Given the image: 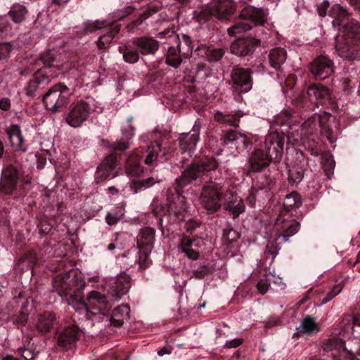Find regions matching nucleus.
<instances>
[{
	"label": "nucleus",
	"mask_w": 360,
	"mask_h": 360,
	"mask_svg": "<svg viewBox=\"0 0 360 360\" xmlns=\"http://www.w3.org/2000/svg\"><path fill=\"white\" fill-rule=\"evenodd\" d=\"M236 5L232 0H218L211 7V14L219 19H228L236 11Z\"/></svg>",
	"instance_id": "a211bd4d"
},
{
	"label": "nucleus",
	"mask_w": 360,
	"mask_h": 360,
	"mask_svg": "<svg viewBox=\"0 0 360 360\" xmlns=\"http://www.w3.org/2000/svg\"><path fill=\"white\" fill-rule=\"evenodd\" d=\"M19 176L20 173L16 167L12 165L6 167L2 171L0 192L6 195L12 194L17 188Z\"/></svg>",
	"instance_id": "9b49d317"
},
{
	"label": "nucleus",
	"mask_w": 360,
	"mask_h": 360,
	"mask_svg": "<svg viewBox=\"0 0 360 360\" xmlns=\"http://www.w3.org/2000/svg\"><path fill=\"white\" fill-rule=\"evenodd\" d=\"M252 74L250 68L234 67L231 73L233 87L240 93L249 91L252 86Z\"/></svg>",
	"instance_id": "9d476101"
},
{
	"label": "nucleus",
	"mask_w": 360,
	"mask_h": 360,
	"mask_svg": "<svg viewBox=\"0 0 360 360\" xmlns=\"http://www.w3.org/2000/svg\"><path fill=\"white\" fill-rule=\"evenodd\" d=\"M285 143L283 130H277L268 134L264 141V149L274 160H280L283 155L284 144Z\"/></svg>",
	"instance_id": "0eeeda50"
},
{
	"label": "nucleus",
	"mask_w": 360,
	"mask_h": 360,
	"mask_svg": "<svg viewBox=\"0 0 360 360\" xmlns=\"http://www.w3.org/2000/svg\"><path fill=\"white\" fill-rule=\"evenodd\" d=\"M117 155L115 153L110 154L105 158L97 168L96 173L97 181H103L116 176L114 169L117 165Z\"/></svg>",
	"instance_id": "4468645a"
},
{
	"label": "nucleus",
	"mask_w": 360,
	"mask_h": 360,
	"mask_svg": "<svg viewBox=\"0 0 360 360\" xmlns=\"http://www.w3.org/2000/svg\"><path fill=\"white\" fill-rule=\"evenodd\" d=\"M259 44L260 40L254 37L239 38L231 43L230 51L232 54L244 57L252 54Z\"/></svg>",
	"instance_id": "f8f14e48"
},
{
	"label": "nucleus",
	"mask_w": 360,
	"mask_h": 360,
	"mask_svg": "<svg viewBox=\"0 0 360 360\" xmlns=\"http://www.w3.org/2000/svg\"><path fill=\"white\" fill-rule=\"evenodd\" d=\"M272 184L271 179L266 175H262L257 179V185L260 189H270Z\"/></svg>",
	"instance_id": "4d7b16f0"
},
{
	"label": "nucleus",
	"mask_w": 360,
	"mask_h": 360,
	"mask_svg": "<svg viewBox=\"0 0 360 360\" xmlns=\"http://www.w3.org/2000/svg\"><path fill=\"white\" fill-rule=\"evenodd\" d=\"M178 40V44L176 46H171L168 48L166 56H165V63L167 65L173 67L174 68H177L180 66L182 63V59L181 57V48H180V42L179 38L176 37Z\"/></svg>",
	"instance_id": "7c9ffc66"
},
{
	"label": "nucleus",
	"mask_w": 360,
	"mask_h": 360,
	"mask_svg": "<svg viewBox=\"0 0 360 360\" xmlns=\"http://www.w3.org/2000/svg\"><path fill=\"white\" fill-rule=\"evenodd\" d=\"M217 167L218 163L214 158L206 159L203 160L200 165H199V167L202 172V175L207 172L215 169Z\"/></svg>",
	"instance_id": "5fc2aeb1"
},
{
	"label": "nucleus",
	"mask_w": 360,
	"mask_h": 360,
	"mask_svg": "<svg viewBox=\"0 0 360 360\" xmlns=\"http://www.w3.org/2000/svg\"><path fill=\"white\" fill-rule=\"evenodd\" d=\"M202 176L198 164H192L182 172L181 176L176 179V191L180 194L184 187Z\"/></svg>",
	"instance_id": "dca6fc26"
},
{
	"label": "nucleus",
	"mask_w": 360,
	"mask_h": 360,
	"mask_svg": "<svg viewBox=\"0 0 360 360\" xmlns=\"http://www.w3.org/2000/svg\"><path fill=\"white\" fill-rule=\"evenodd\" d=\"M120 25H113L110 27V31L106 34L101 36L98 40V47L105 49L106 44H109L112 42L114 37L120 32Z\"/></svg>",
	"instance_id": "a19ab883"
},
{
	"label": "nucleus",
	"mask_w": 360,
	"mask_h": 360,
	"mask_svg": "<svg viewBox=\"0 0 360 360\" xmlns=\"http://www.w3.org/2000/svg\"><path fill=\"white\" fill-rule=\"evenodd\" d=\"M123 215L124 213L121 209L112 210L107 214L105 221L110 226L115 225L122 218Z\"/></svg>",
	"instance_id": "8fccbe9b"
},
{
	"label": "nucleus",
	"mask_w": 360,
	"mask_h": 360,
	"mask_svg": "<svg viewBox=\"0 0 360 360\" xmlns=\"http://www.w3.org/2000/svg\"><path fill=\"white\" fill-rule=\"evenodd\" d=\"M41 60L48 68L56 69L53 75H56L60 70V65L56 60L54 53L50 51L44 53L41 56Z\"/></svg>",
	"instance_id": "79ce46f5"
},
{
	"label": "nucleus",
	"mask_w": 360,
	"mask_h": 360,
	"mask_svg": "<svg viewBox=\"0 0 360 360\" xmlns=\"http://www.w3.org/2000/svg\"><path fill=\"white\" fill-rule=\"evenodd\" d=\"M53 290L64 297L79 314H106L112 303L106 296L98 291H91L87 296V302L83 300L84 283L72 269L56 276L53 281Z\"/></svg>",
	"instance_id": "f257e3e1"
},
{
	"label": "nucleus",
	"mask_w": 360,
	"mask_h": 360,
	"mask_svg": "<svg viewBox=\"0 0 360 360\" xmlns=\"http://www.w3.org/2000/svg\"><path fill=\"white\" fill-rule=\"evenodd\" d=\"M273 160L264 149H255L249 159L250 169L252 172H259L269 166Z\"/></svg>",
	"instance_id": "6ab92c4d"
},
{
	"label": "nucleus",
	"mask_w": 360,
	"mask_h": 360,
	"mask_svg": "<svg viewBox=\"0 0 360 360\" xmlns=\"http://www.w3.org/2000/svg\"><path fill=\"white\" fill-rule=\"evenodd\" d=\"M160 179H155L154 177H150L141 181H134L130 187L134 193H136L139 191L149 188L154 185L157 182H160Z\"/></svg>",
	"instance_id": "37998d69"
},
{
	"label": "nucleus",
	"mask_w": 360,
	"mask_h": 360,
	"mask_svg": "<svg viewBox=\"0 0 360 360\" xmlns=\"http://www.w3.org/2000/svg\"><path fill=\"white\" fill-rule=\"evenodd\" d=\"M40 82H41L39 79L37 77H35L33 79H31L25 87V94L30 97L35 96Z\"/></svg>",
	"instance_id": "603ef678"
},
{
	"label": "nucleus",
	"mask_w": 360,
	"mask_h": 360,
	"mask_svg": "<svg viewBox=\"0 0 360 360\" xmlns=\"http://www.w3.org/2000/svg\"><path fill=\"white\" fill-rule=\"evenodd\" d=\"M155 230L149 227L141 229L137 238L139 249L145 248L146 250H152L155 240Z\"/></svg>",
	"instance_id": "c756f323"
},
{
	"label": "nucleus",
	"mask_w": 360,
	"mask_h": 360,
	"mask_svg": "<svg viewBox=\"0 0 360 360\" xmlns=\"http://www.w3.org/2000/svg\"><path fill=\"white\" fill-rule=\"evenodd\" d=\"M298 330L300 333L311 335L313 333H318L319 330V328L317 323H316L314 319L310 316H307L302 320Z\"/></svg>",
	"instance_id": "4c0bfd02"
},
{
	"label": "nucleus",
	"mask_w": 360,
	"mask_h": 360,
	"mask_svg": "<svg viewBox=\"0 0 360 360\" xmlns=\"http://www.w3.org/2000/svg\"><path fill=\"white\" fill-rule=\"evenodd\" d=\"M252 29V25L245 21H239L235 22L228 29V34L230 36H236V34H243Z\"/></svg>",
	"instance_id": "a18cd8bd"
},
{
	"label": "nucleus",
	"mask_w": 360,
	"mask_h": 360,
	"mask_svg": "<svg viewBox=\"0 0 360 360\" xmlns=\"http://www.w3.org/2000/svg\"><path fill=\"white\" fill-rule=\"evenodd\" d=\"M300 229V224L293 219L281 216L275 221L274 230L277 240L283 242L288 240L289 238L294 236Z\"/></svg>",
	"instance_id": "1a4fd4ad"
},
{
	"label": "nucleus",
	"mask_w": 360,
	"mask_h": 360,
	"mask_svg": "<svg viewBox=\"0 0 360 360\" xmlns=\"http://www.w3.org/2000/svg\"><path fill=\"white\" fill-rule=\"evenodd\" d=\"M223 201L224 210L232 214L233 218L238 217L245 212V206L243 200L232 191H226Z\"/></svg>",
	"instance_id": "2eb2a0df"
},
{
	"label": "nucleus",
	"mask_w": 360,
	"mask_h": 360,
	"mask_svg": "<svg viewBox=\"0 0 360 360\" xmlns=\"http://www.w3.org/2000/svg\"><path fill=\"white\" fill-rule=\"evenodd\" d=\"M240 238V234L231 228L224 230L222 240L226 243H231L236 241Z\"/></svg>",
	"instance_id": "864d4df0"
},
{
	"label": "nucleus",
	"mask_w": 360,
	"mask_h": 360,
	"mask_svg": "<svg viewBox=\"0 0 360 360\" xmlns=\"http://www.w3.org/2000/svg\"><path fill=\"white\" fill-rule=\"evenodd\" d=\"M196 246L195 240L185 237L181 240V249L186 255L191 259L195 260L199 257V251L195 247Z\"/></svg>",
	"instance_id": "c9c22d12"
},
{
	"label": "nucleus",
	"mask_w": 360,
	"mask_h": 360,
	"mask_svg": "<svg viewBox=\"0 0 360 360\" xmlns=\"http://www.w3.org/2000/svg\"><path fill=\"white\" fill-rule=\"evenodd\" d=\"M8 139L13 146L21 147L23 143V138L21 135L18 126L13 125L10 131H8Z\"/></svg>",
	"instance_id": "de8ad7c7"
},
{
	"label": "nucleus",
	"mask_w": 360,
	"mask_h": 360,
	"mask_svg": "<svg viewBox=\"0 0 360 360\" xmlns=\"http://www.w3.org/2000/svg\"><path fill=\"white\" fill-rule=\"evenodd\" d=\"M155 140L154 143L148 146L147 155L145 159L146 165H155L158 161L163 160L169 151L168 143L166 141L169 139V132H163L158 129L155 130Z\"/></svg>",
	"instance_id": "39448f33"
},
{
	"label": "nucleus",
	"mask_w": 360,
	"mask_h": 360,
	"mask_svg": "<svg viewBox=\"0 0 360 360\" xmlns=\"http://www.w3.org/2000/svg\"><path fill=\"white\" fill-rule=\"evenodd\" d=\"M296 160L299 161L298 165H294L289 169L288 181L291 184H296L302 181L304 176L307 160L304 158L303 153L301 150L296 151Z\"/></svg>",
	"instance_id": "5701e85b"
},
{
	"label": "nucleus",
	"mask_w": 360,
	"mask_h": 360,
	"mask_svg": "<svg viewBox=\"0 0 360 360\" xmlns=\"http://www.w3.org/2000/svg\"><path fill=\"white\" fill-rule=\"evenodd\" d=\"M221 140L224 144H228L233 141H236L237 143L240 141L243 144L245 148H247L249 146V141L247 139L241 134H238V133L233 130L225 131Z\"/></svg>",
	"instance_id": "e433bc0d"
},
{
	"label": "nucleus",
	"mask_w": 360,
	"mask_h": 360,
	"mask_svg": "<svg viewBox=\"0 0 360 360\" xmlns=\"http://www.w3.org/2000/svg\"><path fill=\"white\" fill-rule=\"evenodd\" d=\"M12 49L13 46L10 43H0V60L8 58Z\"/></svg>",
	"instance_id": "052dcab7"
},
{
	"label": "nucleus",
	"mask_w": 360,
	"mask_h": 360,
	"mask_svg": "<svg viewBox=\"0 0 360 360\" xmlns=\"http://www.w3.org/2000/svg\"><path fill=\"white\" fill-rule=\"evenodd\" d=\"M266 13L261 8H256L252 6H246L240 11V17L243 19H249L259 24L264 22Z\"/></svg>",
	"instance_id": "c85d7f7f"
},
{
	"label": "nucleus",
	"mask_w": 360,
	"mask_h": 360,
	"mask_svg": "<svg viewBox=\"0 0 360 360\" xmlns=\"http://www.w3.org/2000/svg\"><path fill=\"white\" fill-rule=\"evenodd\" d=\"M56 323V314L52 312H45L38 316L36 328L40 333H49Z\"/></svg>",
	"instance_id": "bb28decb"
},
{
	"label": "nucleus",
	"mask_w": 360,
	"mask_h": 360,
	"mask_svg": "<svg viewBox=\"0 0 360 360\" xmlns=\"http://www.w3.org/2000/svg\"><path fill=\"white\" fill-rule=\"evenodd\" d=\"M129 311L130 309L128 305L117 307L112 311L110 319V323L116 327L122 326L124 321L128 319Z\"/></svg>",
	"instance_id": "2f4dec72"
},
{
	"label": "nucleus",
	"mask_w": 360,
	"mask_h": 360,
	"mask_svg": "<svg viewBox=\"0 0 360 360\" xmlns=\"http://www.w3.org/2000/svg\"><path fill=\"white\" fill-rule=\"evenodd\" d=\"M79 331L75 325L65 328L57 337V345L62 348H68L77 340Z\"/></svg>",
	"instance_id": "4be33fe9"
},
{
	"label": "nucleus",
	"mask_w": 360,
	"mask_h": 360,
	"mask_svg": "<svg viewBox=\"0 0 360 360\" xmlns=\"http://www.w3.org/2000/svg\"><path fill=\"white\" fill-rule=\"evenodd\" d=\"M129 147V143L127 141H116L114 144H113V148L115 150H126L127 148H128Z\"/></svg>",
	"instance_id": "774afa93"
},
{
	"label": "nucleus",
	"mask_w": 360,
	"mask_h": 360,
	"mask_svg": "<svg viewBox=\"0 0 360 360\" xmlns=\"http://www.w3.org/2000/svg\"><path fill=\"white\" fill-rule=\"evenodd\" d=\"M196 51L199 52V55L205 58L209 62H217L224 55L225 51L222 48L209 47L204 44L198 46Z\"/></svg>",
	"instance_id": "cd10ccee"
},
{
	"label": "nucleus",
	"mask_w": 360,
	"mask_h": 360,
	"mask_svg": "<svg viewBox=\"0 0 360 360\" xmlns=\"http://www.w3.org/2000/svg\"><path fill=\"white\" fill-rule=\"evenodd\" d=\"M151 250H146V249H139V263L141 267H146L148 266V255Z\"/></svg>",
	"instance_id": "e2e57ef3"
},
{
	"label": "nucleus",
	"mask_w": 360,
	"mask_h": 360,
	"mask_svg": "<svg viewBox=\"0 0 360 360\" xmlns=\"http://www.w3.org/2000/svg\"><path fill=\"white\" fill-rule=\"evenodd\" d=\"M131 288V278L125 273L118 275L111 284L110 293L115 300H119L126 295Z\"/></svg>",
	"instance_id": "f3484780"
},
{
	"label": "nucleus",
	"mask_w": 360,
	"mask_h": 360,
	"mask_svg": "<svg viewBox=\"0 0 360 360\" xmlns=\"http://www.w3.org/2000/svg\"><path fill=\"white\" fill-rule=\"evenodd\" d=\"M0 32L6 34H11V25L6 15H0Z\"/></svg>",
	"instance_id": "bf43d9fd"
},
{
	"label": "nucleus",
	"mask_w": 360,
	"mask_h": 360,
	"mask_svg": "<svg viewBox=\"0 0 360 360\" xmlns=\"http://www.w3.org/2000/svg\"><path fill=\"white\" fill-rule=\"evenodd\" d=\"M158 11V8H155V7L148 8L146 11L143 12L139 18L131 22L130 26H131L132 27H137V26L140 25L144 20L147 19L149 16L157 13Z\"/></svg>",
	"instance_id": "6e6d98bb"
},
{
	"label": "nucleus",
	"mask_w": 360,
	"mask_h": 360,
	"mask_svg": "<svg viewBox=\"0 0 360 360\" xmlns=\"http://www.w3.org/2000/svg\"><path fill=\"white\" fill-rule=\"evenodd\" d=\"M28 304H29V302L27 301H26L22 304L21 311L14 321V323L16 324L18 326V327H19L20 326H24L28 320V315H29V309H27Z\"/></svg>",
	"instance_id": "3c124183"
},
{
	"label": "nucleus",
	"mask_w": 360,
	"mask_h": 360,
	"mask_svg": "<svg viewBox=\"0 0 360 360\" xmlns=\"http://www.w3.org/2000/svg\"><path fill=\"white\" fill-rule=\"evenodd\" d=\"M307 94L311 100L325 98L328 96V90L321 84H312L307 91Z\"/></svg>",
	"instance_id": "ea45409f"
},
{
	"label": "nucleus",
	"mask_w": 360,
	"mask_h": 360,
	"mask_svg": "<svg viewBox=\"0 0 360 360\" xmlns=\"http://www.w3.org/2000/svg\"><path fill=\"white\" fill-rule=\"evenodd\" d=\"M341 290L342 288L340 285L334 287L333 289L323 298L322 304H326L331 300L333 297L338 295L341 292Z\"/></svg>",
	"instance_id": "0e129e2a"
},
{
	"label": "nucleus",
	"mask_w": 360,
	"mask_h": 360,
	"mask_svg": "<svg viewBox=\"0 0 360 360\" xmlns=\"http://www.w3.org/2000/svg\"><path fill=\"white\" fill-rule=\"evenodd\" d=\"M301 203V196L296 192L288 194L283 201V205L287 210L298 207Z\"/></svg>",
	"instance_id": "49530a36"
},
{
	"label": "nucleus",
	"mask_w": 360,
	"mask_h": 360,
	"mask_svg": "<svg viewBox=\"0 0 360 360\" xmlns=\"http://www.w3.org/2000/svg\"><path fill=\"white\" fill-rule=\"evenodd\" d=\"M123 58L129 63H135L139 59V51L127 50L123 53Z\"/></svg>",
	"instance_id": "13d9d810"
},
{
	"label": "nucleus",
	"mask_w": 360,
	"mask_h": 360,
	"mask_svg": "<svg viewBox=\"0 0 360 360\" xmlns=\"http://www.w3.org/2000/svg\"><path fill=\"white\" fill-rule=\"evenodd\" d=\"M333 70V62L325 56H318L310 65L311 72L318 79H325Z\"/></svg>",
	"instance_id": "ddd939ff"
},
{
	"label": "nucleus",
	"mask_w": 360,
	"mask_h": 360,
	"mask_svg": "<svg viewBox=\"0 0 360 360\" xmlns=\"http://www.w3.org/2000/svg\"><path fill=\"white\" fill-rule=\"evenodd\" d=\"M287 59V51L284 48L276 47L269 51L268 63L271 68L279 70Z\"/></svg>",
	"instance_id": "393cba45"
},
{
	"label": "nucleus",
	"mask_w": 360,
	"mask_h": 360,
	"mask_svg": "<svg viewBox=\"0 0 360 360\" xmlns=\"http://www.w3.org/2000/svg\"><path fill=\"white\" fill-rule=\"evenodd\" d=\"M72 95V91L70 88L62 84H58L45 94L42 101L46 110L56 112L69 103Z\"/></svg>",
	"instance_id": "7ed1b4c3"
},
{
	"label": "nucleus",
	"mask_w": 360,
	"mask_h": 360,
	"mask_svg": "<svg viewBox=\"0 0 360 360\" xmlns=\"http://www.w3.org/2000/svg\"><path fill=\"white\" fill-rule=\"evenodd\" d=\"M359 324V319L354 315H346L340 323V327L343 332L347 333H352L354 327Z\"/></svg>",
	"instance_id": "c03bdc74"
},
{
	"label": "nucleus",
	"mask_w": 360,
	"mask_h": 360,
	"mask_svg": "<svg viewBox=\"0 0 360 360\" xmlns=\"http://www.w3.org/2000/svg\"><path fill=\"white\" fill-rule=\"evenodd\" d=\"M143 155L142 149L136 150L127 160L126 172L128 175L138 176L143 172L141 165V158Z\"/></svg>",
	"instance_id": "b1692460"
},
{
	"label": "nucleus",
	"mask_w": 360,
	"mask_h": 360,
	"mask_svg": "<svg viewBox=\"0 0 360 360\" xmlns=\"http://www.w3.org/2000/svg\"><path fill=\"white\" fill-rule=\"evenodd\" d=\"M321 347L324 354L331 352L333 360H359L352 352L345 349V342L340 339L326 340Z\"/></svg>",
	"instance_id": "6e6552de"
},
{
	"label": "nucleus",
	"mask_w": 360,
	"mask_h": 360,
	"mask_svg": "<svg viewBox=\"0 0 360 360\" xmlns=\"http://www.w3.org/2000/svg\"><path fill=\"white\" fill-rule=\"evenodd\" d=\"M132 44L143 56L154 55L160 48V42L148 37H135L132 39Z\"/></svg>",
	"instance_id": "aec40b11"
},
{
	"label": "nucleus",
	"mask_w": 360,
	"mask_h": 360,
	"mask_svg": "<svg viewBox=\"0 0 360 360\" xmlns=\"http://www.w3.org/2000/svg\"><path fill=\"white\" fill-rule=\"evenodd\" d=\"M226 191L219 183L210 182L202 189L201 205L209 213L216 212L221 206Z\"/></svg>",
	"instance_id": "20e7f679"
},
{
	"label": "nucleus",
	"mask_w": 360,
	"mask_h": 360,
	"mask_svg": "<svg viewBox=\"0 0 360 360\" xmlns=\"http://www.w3.org/2000/svg\"><path fill=\"white\" fill-rule=\"evenodd\" d=\"M272 126H280L282 129H293L297 127V123L292 112L289 110H283L274 117Z\"/></svg>",
	"instance_id": "a878e982"
},
{
	"label": "nucleus",
	"mask_w": 360,
	"mask_h": 360,
	"mask_svg": "<svg viewBox=\"0 0 360 360\" xmlns=\"http://www.w3.org/2000/svg\"><path fill=\"white\" fill-rule=\"evenodd\" d=\"M329 15L333 18L334 25H340L349 16V13L345 8L340 4H335L329 11Z\"/></svg>",
	"instance_id": "72a5a7b5"
},
{
	"label": "nucleus",
	"mask_w": 360,
	"mask_h": 360,
	"mask_svg": "<svg viewBox=\"0 0 360 360\" xmlns=\"http://www.w3.org/2000/svg\"><path fill=\"white\" fill-rule=\"evenodd\" d=\"M320 128L321 134L326 136L330 143H334L337 140V131H334L328 124L321 122Z\"/></svg>",
	"instance_id": "09e8293b"
},
{
	"label": "nucleus",
	"mask_w": 360,
	"mask_h": 360,
	"mask_svg": "<svg viewBox=\"0 0 360 360\" xmlns=\"http://www.w3.org/2000/svg\"><path fill=\"white\" fill-rule=\"evenodd\" d=\"M210 267L207 265H201L198 268L193 270V277L198 279L203 278L210 273Z\"/></svg>",
	"instance_id": "680f3d73"
},
{
	"label": "nucleus",
	"mask_w": 360,
	"mask_h": 360,
	"mask_svg": "<svg viewBox=\"0 0 360 360\" xmlns=\"http://www.w3.org/2000/svg\"><path fill=\"white\" fill-rule=\"evenodd\" d=\"M239 118L238 117V115H226L225 117V122L226 124L233 126V127H238L239 124Z\"/></svg>",
	"instance_id": "338daca9"
},
{
	"label": "nucleus",
	"mask_w": 360,
	"mask_h": 360,
	"mask_svg": "<svg viewBox=\"0 0 360 360\" xmlns=\"http://www.w3.org/2000/svg\"><path fill=\"white\" fill-rule=\"evenodd\" d=\"M269 287V283L266 279H261L257 284L258 291L262 295L265 294L268 291Z\"/></svg>",
	"instance_id": "69168bd1"
},
{
	"label": "nucleus",
	"mask_w": 360,
	"mask_h": 360,
	"mask_svg": "<svg viewBox=\"0 0 360 360\" xmlns=\"http://www.w3.org/2000/svg\"><path fill=\"white\" fill-rule=\"evenodd\" d=\"M300 127L297 124V127L293 128V129H289V128L281 129L285 133V143H287V144L295 145L298 143L300 141H302V142L305 144V140L303 134H302V131L300 132Z\"/></svg>",
	"instance_id": "f704fd0d"
},
{
	"label": "nucleus",
	"mask_w": 360,
	"mask_h": 360,
	"mask_svg": "<svg viewBox=\"0 0 360 360\" xmlns=\"http://www.w3.org/2000/svg\"><path fill=\"white\" fill-rule=\"evenodd\" d=\"M199 139V129H193L192 133L181 134L179 136V148L182 154L191 157Z\"/></svg>",
	"instance_id": "412c9836"
},
{
	"label": "nucleus",
	"mask_w": 360,
	"mask_h": 360,
	"mask_svg": "<svg viewBox=\"0 0 360 360\" xmlns=\"http://www.w3.org/2000/svg\"><path fill=\"white\" fill-rule=\"evenodd\" d=\"M92 104L81 101L76 104H72L68 112L65 121L72 127H80L89 117Z\"/></svg>",
	"instance_id": "423d86ee"
},
{
	"label": "nucleus",
	"mask_w": 360,
	"mask_h": 360,
	"mask_svg": "<svg viewBox=\"0 0 360 360\" xmlns=\"http://www.w3.org/2000/svg\"><path fill=\"white\" fill-rule=\"evenodd\" d=\"M321 122L319 116H313L307 119L302 124L300 129L304 140L309 139L310 135H313V134L316 131L318 127H320Z\"/></svg>",
	"instance_id": "473e14b6"
},
{
	"label": "nucleus",
	"mask_w": 360,
	"mask_h": 360,
	"mask_svg": "<svg viewBox=\"0 0 360 360\" xmlns=\"http://www.w3.org/2000/svg\"><path fill=\"white\" fill-rule=\"evenodd\" d=\"M27 13V10L25 6L20 4H14L8 12V15L15 23L22 22L25 20Z\"/></svg>",
	"instance_id": "58836bf2"
},
{
	"label": "nucleus",
	"mask_w": 360,
	"mask_h": 360,
	"mask_svg": "<svg viewBox=\"0 0 360 360\" xmlns=\"http://www.w3.org/2000/svg\"><path fill=\"white\" fill-rule=\"evenodd\" d=\"M335 49L341 58H360V23L358 21L352 19L344 25L343 34L336 39Z\"/></svg>",
	"instance_id": "f03ea898"
}]
</instances>
